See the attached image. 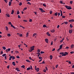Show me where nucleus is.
Segmentation results:
<instances>
[{
	"label": "nucleus",
	"instance_id": "obj_16",
	"mask_svg": "<svg viewBox=\"0 0 74 74\" xmlns=\"http://www.w3.org/2000/svg\"><path fill=\"white\" fill-rule=\"evenodd\" d=\"M16 69L17 71H20V70H19V69L18 68H16Z\"/></svg>",
	"mask_w": 74,
	"mask_h": 74
},
{
	"label": "nucleus",
	"instance_id": "obj_57",
	"mask_svg": "<svg viewBox=\"0 0 74 74\" xmlns=\"http://www.w3.org/2000/svg\"><path fill=\"white\" fill-rule=\"evenodd\" d=\"M61 49L60 48H59L57 50V51H59L60 50V49Z\"/></svg>",
	"mask_w": 74,
	"mask_h": 74
},
{
	"label": "nucleus",
	"instance_id": "obj_10",
	"mask_svg": "<svg viewBox=\"0 0 74 74\" xmlns=\"http://www.w3.org/2000/svg\"><path fill=\"white\" fill-rule=\"evenodd\" d=\"M73 32V31L71 30H69V33L71 34L72 33V32Z\"/></svg>",
	"mask_w": 74,
	"mask_h": 74
},
{
	"label": "nucleus",
	"instance_id": "obj_32",
	"mask_svg": "<svg viewBox=\"0 0 74 74\" xmlns=\"http://www.w3.org/2000/svg\"><path fill=\"white\" fill-rule=\"evenodd\" d=\"M27 70H30V67L27 68Z\"/></svg>",
	"mask_w": 74,
	"mask_h": 74
},
{
	"label": "nucleus",
	"instance_id": "obj_46",
	"mask_svg": "<svg viewBox=\"0 0 74 74\" xmlns=\"http://www.w3.org/2000/svg\"><path fill=\"white\" fill-rule=\"evenodd\" d=\"M44 53V51H41V52H40V53L41 54H42V53Z\"/></svg>",
	"mask_w": 74,
	"mask_h": 74
},
{
	"label": "nucleus",
	"instance_id": "obj_35",
	"mask_svg": "<svg viewBox=\"0 0 74 74\" xmlns=\"http://www.w3.org/2000/svg\"><path fill=\"white\" fill-rule=\"evenodd\" d=\"M36 34H36V33L34 34L33 35V37H34V36H36Z\"/></svg>",
	"mask_w": 74,
	"mask_h": 74
},
{
	"label": "nucleus",
	"instance_id": "obj_36",
	"mask_svg": "<svg viewBox=\"0 0 74 74\" xmlns=\"http://www.w3.org/2000/svg\"><path fill=\"white\" fill-rule=\"evenodd\" d=\"M54 15H55V16H57L58 15V13H57V12L55 13Z\"/></svg>",
	"mask_w": 74,
	"mask_h": 74
},
{
	"label": "nucleus",
	"instance_id": "obj_39",
	"mask_svg": "<svg viewBox=\"0 0 74 74\" xmlns=\"http://www.w3.org/2000/svg\"><path fill=\"white\" fill-rule=\"evenodd\" d=\"M64 23H65V24L66 25H67V24H68V22H64Z\"/></svg>",
	"mask_w": 74,
	"mask_h": 74
},
{
	"label": "nucleus",
	"instance_id": "obj_34",
	"mask_svg": "<svg viewBox=\"0 0 74 74\" xmlns=\"http://www.w3.org/2000/svg\"><path fill=\"white\" fill-rule=\"evenodd\" d=\"M6 55V54H4L2 55V56H3V57L5 56Z\"/></svg>",
	"mask_w": 74,
	"mask_h": 74
},
{
	"label": "nucleus",
	"instance_id": "obj_33",
	"mask_svg": "<svg viewBox=\"0 0 74 74\" xmlns=\"http://www.w3.org/2000/svg\"><path fill=\"white\" fill-rule=\"evenodd\" d=\"M29 22H32V19L30 18L29 20Z\"/></svg>",
	"mask_w": 74,
	"mask_h": 74
},
{
	"label": "nucleus",
	"instance_id": "obj_49",
	"mask_svg": "<svg viewBox=\"0 0 74 74\" xmlns=\"http://www.w3.org/2000/svg\"><path fill=\"white\" fill-rule=\"evenodd\" d=\"M60 3H61V4H62V3H63V1H60Z\"/></svg>",
	"mask_w": 74,
	"mask_h": 74
},
{
	"label": "nucleus",
	"instance_id": "obj_6",
	"mask_svg": "<svg viewBox=\"0 0 74 74\" xmlns=\"http://www.w3.org/2000/svg\"><path fill=\"white\" fill-rule=\"evenodd\" d=\"M69 22H74V20L73 19H72V20H69Z\"/></svg>",
	"mask_w": 74,
	"mask_h": 74
},
{
	"label": "nucleus",
	"instance_id": "obj_17",
	"mask_svg": "<svg viewBox=\"0 0 74 74\" xmlns=\"http://www.w3.org/2000/svg\"><path fill=\"white\" fill-rule=\"evenodd\" d=\"M9 6H11V2H9Z\"/></svg>",
	"mask_w": 74,
	"mask_h": 74
},
{
	"label": "nucleus",
	"instance_id": "obj_12",
	"mask_svg": "<svg viewBox=\"0 0 74 74\" xmlns=\"http://www.w3.org/2000/svg\"><path fill=\"white\" fill-rule=\"evenodd\" d=\"M55 31L54 29H52V30H51V32L52 33H53V32H55Z\"/></svg>",
	"mask_w": 74,
	"mask_h": 74
},
{
	"label": "nucleus",
	"instance_id": "obj_53",
	"mask_svg": "<svg viewBox=\"0 0 74 74\" xmlns=\"http://www.w3.org/2000/svg\"><path fill=\"white\" fill-rule=\"evenodd\" d=\"M8 51H10V50H11V49H10V48H8Z\"/></svg>",
	"mask_w": 74,
	"mask_h": 74
},
{
	"label": "nucleus",
	"instance_id": "obj_60",
	"mask_svg": "<svg viewBox=\"0 0 74 74\" xmlns=\"http://www.w3.org/2000/svg\"><path fill=\"white\" fill-rule=\"evenodd\" d=\"M68 63H69V64H71V61H69Z\"/></svg>",
	"mask_w": 74,
	"mask_h": 74
},
{
	"label": "nucleus",
	"instance_id": "obj_19",
	"mask_svg": "<svg viewBox=\"0 0 74 74\" xmlns=\"http://www.w3.org/2000/svg\"><path fill=\"white\" fill-rule=\"evenodd\" d=\"M2 48H3V49H4V50H5V49H6V48L4 46Z\"/></svg>",
	"mask_w": 74,
	"mask_h": 74
},
{
	"label": "nucleus",
	"instance_id": "obj_29",
	"mask_svg": "<svg viewBox=\"0 0 74 74\" xmlns=\"http://www.w3.org/2000/svg\"><path fill=\"white\" fill-rule=\"evenodd\" d=\"M21 67H22V68H23V69H25V65H22L21 66Z\"/></svg>",
	"mask_w": 74,
	"mask_h": 74
},
{
	"label": "nucleus",
	"instance_id": "obj_62",
	"mask_svg": "<svg viewBox=\"0 0 74 74\" xmlns=\"http://www.w3.org/2000/svg\"><path fill=\"white\" fill-rule=\"evenodd\" d=\"M51 45H53V41H52L51 42Z\"/></svg>",
	"mask_w": 74,
	"mask_h": 74
},
{
	"label": "nucleus",
	"instance_id": "obj_2",
	"mask_svg": "<svg viewBox=\"0 0 74 74\" xmlns=\"http://www.w3.org/2000/svg\"><path fill=\"white\" fill-rule=\"evenodd\" d=\"M67 55H68V53L65 52H64L62 53V56H66Z\"/></svg>",
	"mask_w": 74,
	"mask_h": 74
},
{
	"label": "nucleus",
	"instance_id": "obj_44",
	"mask_svg": "<svg viewBox=\"0 0 74 74\" xmlns=\"http://www.w3.org/2000/svg\"><path fill=\"white\" fill-rule=\"evenodd\" d=\"M15 53H19V51H15Z\"/></svg>",
	"mask_w": 74,
	"mask_h": 74
},
{
	"label": "nucleus",
	"instance_id": "obj_30",
	"mask_svg": "<svg viewBox=\"0 0 74 74\" xmlns=\"http://www.w3.org/2000/svg\"><path fill=\"white\" fill-rule=\"evenodd\" d=\"M74 45L73 44L71 45V48H74Z\"/></svg>",
	"mask_w": 74,
	"mask_h": 74
},
{
	"label": "nucleus",
	"instance_id": "obj_23",
	"mask_svg": "<svg viewBox=\"0 0 74 74\" xmlns=\"http://www.w3.org/2000/svg\"><path fill=\"white\" fill-rule=\"evenodd\" d=\"M29 36V33L27 32L26 34V37H27Z\"/></svg>",
	"mask_w": 74,
	"mask_h": 74
},
{
	"label": "nucleus",
	"instance_id": "obj_55",
	"mask_svg": "<svg viewBox=\"0 0 74 74\" xmlns=\"http://www.w3.org/2000/svg\"><path fill=\"white\" fill-rule=\"evenodd\" d=\"M19 5H22V3L20 2L19 4Z\"/></svg>",
	"mask_w": 74,
	"mask_h": 74
},
{
	"label": "nucleus",
	"instance_id": "obj_41",
	"mask_svg": "<svg viewBox=\"0 0 74 74\" xmlns=\"http://www.w3.org/2000/svg\"><path fill=\"white\" fill-rule=\"evenodd\" d=\"M74 53V51H71L70 52V53H71V54H73V53Z\"/></svg>",
	"mask_w": 74,
	"mask_h": 74
},
{
	"label": "nucleus",
	"instance_id": "obj_58",
	"mask_svg": "<svg viewBox=\"0 0 74 74\" xmlns=\"http://www.w3.org/2000/svg\"><path fill=\"white\" fill-rule=\"evenodd\" d=\"M6 52H8V49H7L6 50Z\"/></svg>",
	"mask_w": 74,
	"mask_h": 74
},
{
	"label": "nucleus",
	"instance_id": "obj_37",
	"mask_svg": "<svg viewBox=\"0 0 74 74\" xmlns=\"http://www.w3.org/2000/svg\"><path fill=\"white\" fill-rule=\"evenodd\" d=\"M18 11V10L17 11V15H18V14L20 13Z\"/></svg>",
	"mask_w": 74,
	"mask_h": 74
},
{
	"label": "nucleus",
	"instance_id": "obj_26",
	"mask_svg": "<svg viewBox=\"0 0 74 74\" xmlns=\"http://www.w3.org/2000/svg\"><path fill=\"white\" fill-rule=\"evenodd\" d=\"M30 69H31V70H33V67H32V65H30Z\"/></svg>",
	"mask_w": 74,
	"mask_h": 74
},
{
	"label": "nucleus",
	"instance_id": "obj_1",
	"mask_svg": "<svg viewBox=\"0 0 74 74\" xmlns=\"http://www.w3.org/2000/svg\"><path fill=\"white\" fill-rule=\"evenodd\" d=\"M34 49V46H33L30 48V49H29V52H32Z\"/></svg>",
	"mask_w": 74,
	"mask_h": 74
},
{
	"label": "nucleus",
	"instance_id": "obj_24",
	"mask_svg": "<svg viewBox=\"0 0 74 74\" xmlns=\"http://www.w3.org/2000/svg\"><path fill=\"white\" fill-rule=\"evenodd\" d=\"M7 36L8 37H10V36H11V34H8Z\"/></svg>",
	"mask_w": 74,
	"mask_h": 74
},
{
	"label": "nucleus",
	"instance_id": "obj_59",
	"mask_svg": "<svg viewBox=\"0 0 74 74\" xmlns=\"http://www.w3.org/2000/svg\"><path fill=\"white\" fill-rule=\"evenodd\" d=\"M43 5L44 7H46V5H45V4H43Z\"/></svg>",
	"mask_w": 74,
	"mask_h": 74
},
{
	"label": "nucleus",
	"instance_id": "obj_64",
	"mask_svg": "<svg viewBox=\"0 0 74 74\" xmlns=\"http://www.w3.org/2000/svg\"><path fill=\"white\" fill-rule=\"evenodd\" d=\"M71 74H74V72H71L70 73Z\"/></svg>",
	"mask_w": 74,
	"mask_h": 74
},
{
	"label": "nucleus",
	"instance_id": "obj_22",
	"mask_svg": "<svg viewBox=\"0 0 74 74\" xmlns=\"http://www.w3.org/2000/svg\"><path fill=\"white\" fill-rule=\"evenodd\" d=\"M26 62H29V63H30L31 62L30 61L28 60H26Z\"/></svg>",
	"mask_w": 74,
	"mask_h": 74
},
{
	"label": "nucleus",
	"instance_id": "obj_63",
	"mask_svg": "<svg viewBox=\"0 0 74 74\" xmlns=\"http://www.w3.org/2000/svg\"><path fill=\"white\" fill-rule=\"evenodd\" d=\"M55 51V49H53L52 50V51Z\"/></svg>",
	"mask_w": 74,
	"mask_h": 74
},
{
	"label": "nucleus",
	"instance_id": "obj_27",
	"mask_svg": "<svg viewBox=\"0 0 74 74\" xmlns=\"http://www.w3.org/2000/svg\"><path fill=\"white\" fill-rule=\"evenodd\" d=\"M69 47H65L66 49L68 50L69 49Z\"/></svg>",
	"mask_w": 74,
	"mask_h": 74
},
{
	"label": "nucleus",
	"instance_id": "obj_61",
	"mask_svg": "<svg viewBox=\"0 0 74 74\" xmlns=\"http://www.w3.org/2000/svg\"><path fill=\"white\" fill-rule=\"evenodd\" d=\"M18 18H21V16H19V15L18 16Z\"/></svg>",
	"mask_w": 74,
	"mask_h": 74
},
{
	"label": "nucleus",
	"instance_id": "obj_15",
	"mask_svg": "<svg viewBox=\"0 0 74 74\" xmlns=\"http://www.w3.org/2000/svg\"><path fill=\"white\" fill-rule=\"evenodd\" d=\"M14 10H12V12L11 13V14H14Z\"/></svg>",
	"mask_w": 74,
	"mask_h": 74
},
{
	"label": "nucleus",
	"instance_id": "obj_56",
	"mask_svg": "<svg viewBox=\"0 0 74 74\" xmlns=\"http://www.w3.org/2000/svg\"><path fill=\"white\" fill-rule=\"evenodd\" d=\"M70 3L71 4H72L73 3V1H70Z\"/></svg>",
	"mask_w": 74,
	"mask_h": 74
},
{
	"label": "nucleus",
	"instance_id": "obj_20",
	"mask_svg": "<svg viewBox=\"0 0 74 74\" xmlns=\"http://www.w3.org/2000/svg\"><path fill=\"white\" fill-rule=\"evenodd\" d=\"M11 27H13V28H14V29H15V27H14V25H12V24L11 25Z\"/></svg>",
	"mask_w": 74,
	"mask_h": 74
},
{
	"label": "nucleus",
	"instance_id": "obj_42",
	"mask_svg": "<svg viewBox=\"0 0 74 74\" xmlns=\"http://www.w3.org/2000/svg\"><path fill=\"white\" fill-rule=\"evenodd\" d=\"M16 58L18 59H19V58H20V57L18 56H17Z\"/></svg>",
	"mask_w": 74,
	"mask_h": 74
},
{
	"label": "nucleus",
	"instance_id": "obj_3",
	"mask_svg": "<svg viewBox=\"0 0 74 74\" xmlns=\"http://www.w3.org/2000/svg\"><path fill=\"white\" fill-rule=\"evenodd\" d=\"M11 59L13 60H14V59H15V57L13 56H10L9 58V60H11Z\"/></svg>",
	"mask_w": 74,
	"mask_h": 74
},
{
	"label": "nucleus",
	"instance_id": "obj_45",
	"mask_svg": "<svg viewBox=\"0 0 74 74\" xmlns=\"http://www.w3.org/2000/svg\"><path fill=\"white\" fill-rule=\"evenodd\" d=\"M39 59H42V58L41 57H39Z\"/></svg>",
	"mask_w": 74,
	"mask_h": 74
},
{
	"label": "nucleus",
	"instance_id": "obj_54",
	"mask_svg": "<svg viewBox=\"0 0 74 74\" xmlns=\"http://www.w3.org/2000/svg\"><path fill=\"white\" fill-rule=\"evenodd\" d=\"M70 27H71V28H72V27H73V26H72L71 24L70 25Z\"/></svg>",
	"mask_w": 74,
	"mask_h": 74
},
{
	"label": "nucleus",
	"instance_id": "obj_25",
	"mask_svg": "<svg viewBox=\"0 0 74 74\" xmlns=\"http://www.w3.org/2000/svg\"><path fill=\"white\" fill-rule=\"evenodd\" d=\"M6 15L7 16V17H10V15L8 14H6Z\"/></svg>",
	"mask_w": 74,
	"mask_h": 74
},
{
	"label": "nucleus",
	"instance_id": "obj_18",
	"mask_svg": "<svg viewBox=\"0 0 74 74\" xmlns=\"http://www.w3.org/2000/svg\"><path fill=\"white\" fill-rule=\"evenodd\" d=\"M62 47H63V45H60V48L61 49H62Z\"/></svg>",
	"mask_w": 74,
	"mask_h": 74
},
{
	"label": "nucleus",
	"instance_id": "obj_7",
	"mask_svg": "<svg viewBox=\"0 0 74 74\" xmlns=\"http://www.w3.org/2000/svg\"><path fill=\"white\" fill-rule=\"evenodd\" d=\"M17 34L18 36H19L20 37H22V34H20L18 33H17Z\"/></svg>",
	"mask_w": 74,
	"mask_h": 74
},
{
	"label": "nucleus",
	"instance_id": "obj_31",
	"mask_svg": "<svg viewBox=\"0 0 74 74\" xmlns=\"http://www.w3.org/2000/svg\"><path fill=\"white\" fill-rule=\"evenodd\" d=\"M43 27H47V25H44L43 26Z\"/></svg>",
	"mask_w": 74,
	"mask_h": 74
},
{
	"label": "nucleus",
	"instance_id": "obj_40",
	"mask_svg": "<svg viewBox=\"0 0 74 74\" xmlns=\"http://www.w3.org/2000/svg\"><path fill=\"white\" fill-rule=\"evenodd\" d=\"M40 49H38V52L39 53H40Z\"/></svg>",
	"mask_w": 74,
	"mask_h": 74
},
{
	"label": "nucleus",
	"instance_id": "obj_50",
	"mask_svg": "<svg viewBox=\"0 0 74 74\" xmlns=\"http://www.w3.org/2000/svg\"><path fill=\"white\" fill-rule=\"evenodd\" d=\"M45 68L46 69V70H47V71H48V68H47V67L46 66Z\"/></svg>",
	"mask_w": 74,
	"mask_h": 74
},
{
	"label": "nucleus",
	"instance_id": "obj_14",
	"mask_svg": "<svg viewBox=\"0 0 74 74\" xmlns=\"http://www.w3.org/2000/svg\"><path fill=\"white\" fill-rule=\"evenodd\" d=\"M50 58L51 59V60H52V55L50 56Z\"/></svg>",
	"mask_w": 74,
	"mask_h": 74
},
{
	"label": "nucleus",
	"instance_id": "obj_11",
	"mask_svg": "<svg viewBox=\"0 0 74 74\" xmlns=\"http://www.w3.org/2000/svg\"><path fill=\"white\" fill-rule=\"evenodd\" d=\"M47 34L48 36H51V34L49 33V32H47Z\"/></svg>",
	"mask_w": 74,
	"mask_h": 74
},
{
	"label": "nucleus",
	"instance_id": "obj_13",
	"mask_svg": "<svg viewBox=\"0 0 74 74\" xmlns=\"http://www.w3.org/2000/svg\"><path fill=\"white\" fill-rule=\"evenodd\" d=\"M36 70V71L37 72H38V71H39V68H37L36 69H35Z\"/></svg>",
	"mask_w": 74,
	"mask_h": 74
},
{
	"label": "nucleus",
	"instance_id": "obj_47",
	"mask_svg": "<svg viewBox=\"0 0 74 74\" xmlns=\"http://www.w3.org/2000/svg\"><path fill=\"white\" fill-rule=\"evenodd\" d=\"M27 4H29V5H31V3H30V2H28L27 3Z\"/></svg>",
	"mask_w": 74,
	"mask_h": 74
},
{
	"label": "nucleus",
	"instance_id": "obj_9",
	"mask_svg": "<svg viewBox=\"0 0 74 74\" xmlns=\"http://www.w3.org/2000/svg\"><path fill=\"white\" fill-rule=\"evenodd\" d=\"M60 16H62V15H63V14L62 13V10H60Z\"/></svg>",
	"mask_w": 74,
	"mask_h": 74
},
{
	"label": "nucleus",
	"instance_id": "obj_5",
	"mask_svg": "<svg viewBox=\"0 0 74 74\" xmlns=\"http://www.w3.org/2000/svg\"><path fill=\"white\" fill-rule=\"evenodd\" d=\"M39 10H41V11L42 12H45L44 10H43V9H42V8H39Z\"/></svg>",
	"mask_w": 74,
	"mask_h": 74
},
{
	"label": "nucleus",
	"instance_id": "obj_4",
	"mask_svg": "<svg viewBox=\"0 0 74 74\" xmlns=\"http://www.w3.org/2000/svg\"><path fill=\"white\" fill-rule=\"evenodd\" d=\"M65 7H66L68 10H71V9H72V8L71 7H70V6H66Z\"/></svg>",
	"mask_w": 74,
	"mask_h": 74
},
{
	"label": "nucleus",
	"instance_id": "obj_8",
	"mask_svg": "<svg viewBox=\"0 0 74 74\" xmlns=\"http://www.w3.org/2000/svg\"><path fill=\"white\" fill-rule=\"evenodd\" d=\"M48 39L46 38L45 39V41L47 42V43H48Z\"/></svg>",
	"mask_w": 74,
	"mask_h": 74
},
{
	"label": "nucleus",
	"instance_id": "obj_48",
	"mask_svg": "<svg viewBox=\"0 0 74 74\" xmlns=\"http://www.w3.org/2000/svg\"><path fill=\"white\" fill-rule=\"evenodd\" d=\"M8 23H9V25H12V23H11V22H9Z\"/></svg>",
	"mask_w": 74,
	"mask_h": 74
},
{
	"label": "nucleus",
	"instance_id": "obj_38",
	"mask_svg": "<svg viewBox=\"0 0 74 74\" xmlns=\"http://www.w3.org/2000/svg\"><path fill=\"white\" fill-rule=\"evenodd\" d=\"M38 53V57H39V56H40V53Z\"/></svg>",
	"mask_w": 74,
	"mask_h": 74
},
{
	"label": "nucleus",
	"instance_id": "obj_21",
	"mask_svg": "<svg viewBox=\"0 0 74 74\" xmlns=\"http://www.w3.org/2000/svg\"><path fill=\"white\" fill-rule=\"evenodd\" d=\"M12 63L13 66H15V65H16V64H15V62H13Z\"/></svg>",
	"mask_w": 74,
	"mask_h": 74
},
{
	"label": "nucleus",
	"instance_id": "obj_43",
	"mask_svg": "<svg viewBox=\"0 0 74 74\" xmlns=\"http://www.w3.org/2000/svg\"><path fill=\"white\" fill-rule=\"evenodd\" d=\"M45 63V62H44V61H43V62H42V63H40V64H44Z\"/></svg>",
	"mask_w": 74,
	"mask_h": 74
},
{
	"label": "nucleus",
	"instance_id": "obj_52",
	"mask_svg": "<svg viewBox=\"0 0 74 74\" xmlns=\"http://www.w3.org/2000/svg\"><path fill=\"white\" fill-rule=\"evenodd\" d=\"M4 1H5V3H7L8 2L7 0H4Z\"/></svg>",
	"mask_w": 74,
	"mask_h": 74
},
{
	"label": "nucleus",
	"instance_id": "obj_28",
	"mask_svg": "<svg viewBox=\"0 0 74 74\" xmlns=\"http://www.w3.org/2000/svg\"><path fill=\"white\" fill-rule=\"evenodd\" d=\"M5 29H6V30H7V31H8V27L7 26L5 27Z\"/></svg>",
	"mask_w": 74,
	"mask_h": 74
},
{
	"label": "nucleus",
	"instance_id": "obj_51",
	"mask_svg": "<svg viewBox=\"0 0 74 74\" xmlns=\"http://www.w3.org/2000/svg\"><path fill=\"white\" fill-rule=\"evenodd\" d=\"M24 45H25V46H25V47H27V45L26 44H25L24 43Z\"/></svg>",
	"mask_w": 74,
	"mask_h": 74
}]
</instances>
